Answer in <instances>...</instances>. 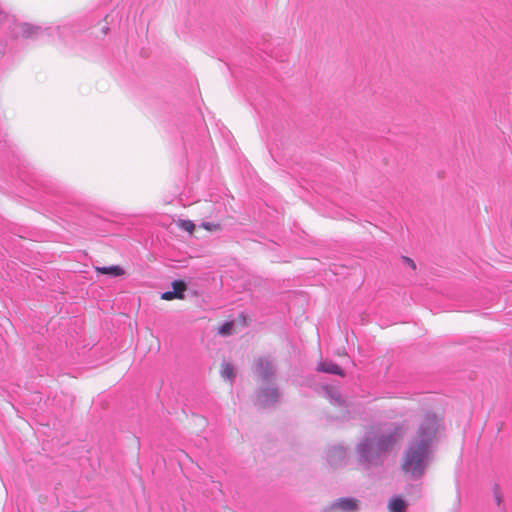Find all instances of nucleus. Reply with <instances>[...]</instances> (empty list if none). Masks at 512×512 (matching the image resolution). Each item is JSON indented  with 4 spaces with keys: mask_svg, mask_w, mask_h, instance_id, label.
<instances>
[{
    "mask_svg": "<svg viewBox=\"0 0 512 512\" xmlns=\"http://www.w3.org/2000/svg\"><path fill=\"white\" fill-rule=\"evenodd\" d=\"M234 328V322L233 321H225L222 325L218 328V333L221 336H229L232 334Z\"/></svg>",
    "mask_w": 512,
    "mask_h": 512,
    "instance_id": "14",
    "label": "nucleus"
},
{
    "mask_svg": "<svg viewBox=\"0 0 512 512\" xmlns=\"http://www.w3.org/2000/svg\"><path fill=\"white\" fill-rule=\"evenodd\" d=\"M326 459L331 467H343L347 462V449L342 445L333 446L328 449Z\"/></svg>",
    "mask_w": 512,
    "mask_h": 512,
    "instance_id": "6",
    "label": "nucleus"
},
{
    "mask_svg": "<svg viewBox=\"0 0 512 512\" xmlns=\"http://www.w3.org/2000/svg\"><path fill=\"white\" fill-rule=\"evenodd\" d=\"M442 425V418L434 412H427L409 440L401 469L411 480H420L429 468L434 454L433 444Z\"/></svg>",
    "mask_w": 512,
    "mask_h": 512,
    "instance_id": "1",
    "label": "nucleus"
},
{
    "mask_svg": "<svg viewBox=\"0 0 512 512\" xmlns=\"http://www.w3.org/2000/svg\"><path fill=\"white\" fill-rule=\"evenodd\" d=\"M404 436L405 427L398 422L391 423L384 431L366 432L355 446L358 464L365 469L383 466Z\"/></svg>",
    "mask_w": 512,
    "mask_h": 512,
    "instance_id": "2",
    "label": "nucleus"
},
{
    "mask_svg": "<svg viewBox=\"0 0 512 512\" xmlns=\"http://www.w3.org/2000/svg\"><path fill=\"white\" fill-rule=\"evenodd\" d=\"M253 372L264 382H271L275 378L276 368L270 357H258L254 360Z\"/></svg>",
    "mask_w": 512,
    "mask_h": 512,
    "instance_id": "4",
    "label": "nucleus"
},
{
    "mask_svg": "<svg viewBox=\"0 0 512 512\" xmlns=\"http://www.w3.org/2000/svg\"><path fill=\"white\" fill-rule=\"evenodd\" d=\"M325 396L330 400L334 406L345 408L338 419L342 421H350L355 419L360 411L343 399L340 390L332 385H324L322 387Z\"/></svg>",
    "mask_w": 512,
    "mask_h": 512,
    "instance_id": "3",
    "label": "nucleus"
},
{
    "mask_svg": "<svg viewBox=\"0 0 512 512\" xmlns=\"http://www.w3.org/2000/svg\"><path fill=\"white\" fill-rule=\"evenodd\" d=\"M187 290V283L182 279H177L172 282V292H175L174 295L177 299L185 298V291Z\"/></svg>",
    "mask_w": 512,
    "mask_h": 512,
    "instance_id": "12",
    "label": "nucleus"
},
{
    "mask_svg": "<svg viewBox=\"0 0 512 512\" xmlns=\"http://www.w3.org/2000/svg\"><path fill=\"white\" fill-rule=\"evenodd\" d=\"M178 226L189 233H192L196 227L194 222L191 220H179Z\"/></svg>",
    "mask_w": 512,
    "mask_h": 512,
    "instance_id": "16",
    "label": "nucleus"
},
{
    "mask_svg": "<svg viewBox=\"0 0 512 512\" xmlns=\"http://www.w3.org/2000/svg\"><path fill=\"white\" fill-rule=\"evenodd\" d=\"M359 500L352 497H342L332 502L326 509V512H357L359 510Z\"/></svg>",
    "mask_w": 512,
    "mask_h": 512,
    "instance_id": "7",
    "label": "nucleus"
},
{
    "mask_svg": "<svg viewBox=\"0 0 512 512\" xmlns=\"http://www.w3.org/2000/svg\"><path fill=\"white\" fill-rule=\"evenodd\" d=\"M5 19V15L3 13H0V22Z\"/></svg>",
    "mask_w": 512,
    "mask_h": 512,
    "instance_id": "20",
    "label": "nucleus"
},
{
    "mask_svg": "<svg viewBox=\"0 0 512 512\" xmlns=\"http://www.w3.org/2000/svg\"><path fill=\"white\" fill-rule=\"evenodd\" d=\"M175 292H172L171 290L170 291H166V292H163L161 294V299L163 300H173V299H177L176 296L174 295Z\"/></svg>",
    "mask_w": 512,
    "mask_h": 512,
    "instance_id": "18",
    "label": "nucleus"
},
{
    "mask_svg": "<svg viewBox=\"0 0 512 512\" xmlns=\"http://www.w3.org/2000/svg\"><path fill=\"white\" fill-rule=\"evenodd\" d=\"M493 495L497 506H501L503 503V495L500 489V485L498 483H495L493 485Z\"/></svg>",
    "mask_w": 512,
    "mask_h": 512,
    "instance_id": "15",
    "label": "nucleus"
},
{
    "mask_svg": "<svg viewBox=\"0 0 512 512\" xmlns=\"http://www.w3.org/2000/svg\"><path fill=\"white\" fill-rule=\"evenodd\" d=\"M407 507V502L397 495L391 497L388 503V510L390 512H407Z\"/></svg>",
    "mask_w": 512,
    "mask_h": 512,
    "instance_id": "10",
    "label": "nucleus"
},
{
    "mask_svg": "<svg viewBox=\"0 0 512 512\" xmlns=\"http://www.w3.org/2000/svg\"><path fill=\"white\" fill-rule=\"evenodd\" d=\"M221 376L233 383L236 379V370L234 365L224 361L222 363Z\"/></svg>",
    "mask_w": 512,
    "mask_h": 512,
    "instance_id": "13",
    "label": "nucleus"
},
{
    "mask_svg": "<svg viewBox=\"0 0 512 512\" xmlns=\"http://www.w3.org/2000/svg\"><path fill=\"white\" fill-rule=\"evenodd\" d=\"M99 274L109 275L111 277H119L125 274V270L119 265L96 267Z\"/></svg>",
    "mask_w": 512,
    "mask_h": 512,
    "instance_id": "11",
    "label": "nucleus"
},
{
    "mask_svg": "<svg viewBox=\"0 0 512 512\" xmlns=\"http://www.w3.org/2000/svg\"><path fill=\"white\" fill-rule=\"evenodd\" d=\"M402 261H403V263H405L408 266H410L413 270L416 269V264H415L413 259H411V258H409L407 256H402Z\"/></svg>",
    "mask_w": 512,
    "mask_h": 512,
    "instance_id": "19",
    "label": "nucleus"
},
{
    "mask_svg": "<svg viewBox=\"0 0 512 512\" xmlns=\"http://www.w3.org/2000/svg\"><path fill=\"white\" fill-rule=\"evenodd\" d=\"M202 228H204L207 231H218L221 229V225L219 223L214 222H202L200 224Z\"/></svg>",
    "mask_w": 512,
    "mask_h": 512,
    "instance_id": "17",
    "label": "nucleus"
},
{
    "mask_svg": "<svg viewBox=\"0 0 512 512\" xmlns=\"http://www.w3.org/2000/svg\"><path fill=\"white\" fill-rule=\"evenodd\" d=\"M316 370L318 372L338 375L340 377H345L346 375L344 370L331 360H324L318 362Z\"/></svg>",
    "mask_w": 512,
    "mask_h": 512,
    "instance_id": "8",
    "label": "nucleus"
},
{
    "mask_svg": "<svg viewBox=\"0 0 512 512\" xmlns=\"http://www.w3.org/2000/svg\"><path fill=\"white\" fill-rule=\"evenodd\" d=\"M20 29L22 37L27 39H35L44 31L41 26L33 25L27 22L21 23Z\"/></svg>",
    "mask_w": 512,
    "mask_h": 512,
    "instance_id": "9",
    "label": "nucleus"
},
{
    "mask_svg": "<svg viewBox=\"0 0 512 512\" xmlns=\"http://www.w3.org/2000/svg\"><path fill=\"white\" fill-rule=\"evenodd\" d=\"M280 393L277 387H261L256 391V404L267 408L279 401Z\"/></svg>",
    "mask_w": 512,
    "mask_h": 512,
    "instance_id": "5",
    "label": "nucleus"
}]
</instances>
